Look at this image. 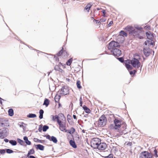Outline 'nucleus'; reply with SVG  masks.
Instances as JSON below:
<instances>
[{
  "label": "nucleus",
  "mask_w": 158,
  "mask_h": 158,
  "mask_svg": "<svg viewBox=\"0 0 158 158\" xmlns=\"http://www.w3.org/2000/svg\"><path fill=\"white\" fill-rule=\"evenodd\" d=\"M140 59V56L137 54H135L134 56V58L132 60H128V63H131L135 68L138 69L140 65L139 62Z\"/></svg>",
  "instance_id": "1"
},
{
  "label": "nucleus",
  "mask_w": 158,
  "mask_h": 158,
  "mask_svg": "<svg viewBox=\"0 0 158 158\" xmlns=\"http://www.w3.org/2000/svg\"><path fill=\"white\" fill-rule=\"evenodd\" d=\"M124 29L128 31L130 35L134 36L138 35L139 33V32L138 30L135 29L133 27L130 26H127Z\"/></svg>",
  "instance_id": "2"
},
{
  "label": "nucleus",
  "mask_w": 158,
  "mask_h": 158,
  "mask_svg": "<svg viewBox=\"0 0 158 158\" xmlns=\"http://www.w3.org/2000/svg\"><path fill=\"white\" fill-rule=\"evenodd\" d=\"M100 139L98 138H93L92 139L91 142V146L94 149H96L100 143Z\"/></svg>",
  "instance_id": "3"
},
{
  "label": "nucleus",
  "mask_w": 158,
  "mask_h": 158,
  "mask_svg": "<svg viewBox=\"0 0 158 158\" xmlns=\"http://www.w3.org/2000/svg\"><path fill=\"white\" fill-rule=\"evenodd\" d=\"M57 122L59 125V128L60 130L66 132L65 129V121H62L60 119H57Z\"/></svg>",
  "instance_id": "4"
},
{
  "label": "nucleus",
  "mask_w": 158,
  "mask_h": 158,
  "mask_svg": "<svg viewBox=\"0 0 158 158\" xmlns=\"http://www.w3.org/2000/svg\"><path fill=\"white\" fill-rule=\"evenodd\" d=\"M119 46V44L118 42L115 41H112L109 43L108 48L109 50H110L114 48L118 47Z\"/></svg>",
  "instance_id": "5"
},
{
  "label": "nucleus",
  "mask_w": 158,
  "mask_h": 158,
  "mask_svg": "<svg viewBox=\"0 0 158 158\" xmlns=\"http://www.w3.org/2000/svg\"><path fill=\"white\" fill-rule=\"evenodd\" d=\"M58 93L62 95H65L69 93V89L65 87H63L61 90L59 91Z\"/></svg>",
  "instance_id": "6"
},
{
  "label": "nucleus",
  "mask_w": 158,
  "mask_h": 158,
  "mask_svg": "<svg viewBox=\"0 0 158 158\" xmlns=\"http://www.w3.org/2000/svg\"><path fill=\"white\" fill-rule=\"evenodd\" d=\"M140 156L142 158H152V155L146 151L142 152L140 154Z\"/></svg>",
  "instance_id": "7"
},
{
  "label": "nucleus",
  "mask_w": 158,
  "mask_h": 158,
  "mask_svg": "<svg viewBox=\"0 0 158 158\" xmlns=\"http://www.w3.org/2000/svg\"><path fill=\"white\" fill-rule=\"evenodd\" d=\"M114 123L115 124L114 128L115 129H117L120 127L122 122L118 119H115L114 121Z\"/></svg>",
  "instance_id": "8"
},
{
  "label": "nucleus",
  "mask_w": 158,
  "mask_h": 158,
  "mask_svg": "<svg viewBox=\"0 0 158 158\" xmlns=\"http://www.w3.org/2000/svg\"><path fill=\"white\" fill-rule=\"evenodd\" d=\"M98 146V147L97 148L99 150H103L106 148L107 145L105 143H101L100 142V143L99 144Z\"/></svg>",
  "instance_id": "9"
},
{
  "label": "nucleus",
  "mask_w": 158,
  "mask_h": 158,
  "mask_svg": "<svg viewBox=\"0 0 158 158\" xmlns=\"http://www.w3.org/2000/svg\"><path fill=\"white\" fill-rule=\"evenodd\" d=\"M111 51L114 56H119L121 54V50L118 48L114 49Z\"/></svg>",
  "instance_id": "10"
},
{
  "label": "nucleus",
  "mask_w": 158,
  "mask_h": 158,
  "mask_svg": "<svg viewBox=\"0 0 158 158\" xmlns=\"http://www.w3.org/2000/svg\"><path fill=\"white\" fill-rule=\"evenodd\" d=\"M120 35L118 36V37L119 38H121L122 39L121 41H120V42H121L122 43V42L124 41V36H127V34L124 31H121L120 32Z\"/></svg>",
  "instance_id": "11"
},
{
  "label": "nucleus",
  "mask_w": 158,
  "mask_h": 158,
  "mask_svg": "<svg viewBox=\"0 0 158 158\" xmlns=\"http://www.w3.org/2000/svg\"><path fill=\"white\" fill-rule=\"evenodd\" d=\"M106 122V119H99L98 124L99 126L103 127L105 125Z\"/></svg>",
  "instance_id": "12"
},
{
  "label": "nucleus",
  "mask_w": 158,
  "mask_h": 158,
  "mask_svg": "<svg viewBox=\"0 0 158 158\" xmlns=\"http://www.w3.org/2000/svg\"><path fill=\"white\" fill-rule=\"evenodd\" d=\"M146 35L147 38L152 41L153 39V34L150 31H148L146 32Z\"/></svg>",
  "instance_id": "13"
},
{
  "label": "nucleus",
  "mask_w": 158,
  "mask_h": 158,
  "mask_svg": "<svg viewBox=\"0 0 158 158\" xmlns=\"http://www.w3.org/2000/svg\"><path fill=\"white\" fill-rule=\"evenodd\" d=\"M52 118H65L64 115L62 113H60L58 115H56L55 116L52 115Z\"/></svg>",
  "instance_id": "14"
},
{
  "label": "nucleus",
  "mask_w": 158,
  "mask_h": 158,
  "mask_svg": "<svg viewBox=\"0 0 158 158\" xmlns=\"http://www.w3.org/2000/svg\"><path fill=\"white\" fill-rule=\"evenodd\" d=\"M143 51L144 54L145 56H148L150 55L151 51L149 49L144 48Z\"/></svg>",
  "instance_id": "15"
},
{
  "label": "nucleus",
  "mask_w": 158,
  "mask_h": 158,
  "mask_svg": "<svg viewBox=\"0 0 158 158\" xmlns=\"http://www.w3.org/2000/svg\"><path fill=\"white\" fill-rule=\"evenodd\" d=\"M54 69L58 71L61 73H64V71L61 69L59 67V65H56L54 68Z\"/></svg>",
  "instance_id": "16"
},
{
  "label": "nucleus",
  "mask_w": 158,
  "mask_h": 158,
  "mask_svg": "<svg viewBox=\"0 0 158 158\" xmlns=\"http://www.w3.org/2000/svg\"><path fill=\"white\" fill-rule=\"evenodd\" d=\"M60 94L58 93V92L55 97V101L56 102H58L59 101L60 99Z\"/></svg>",
  "instance_id": "17"
},
{
  "label": "nucleus",
  "mask_w": 158,
  "mask_h": 158,
  "mask_svg": "<svg viewBox=\"0 0 158 158\" xmlns=\"http://www.w3.org/2000/svg\"><path fill=\"white\" fill-rule=\"evenodd\" d=\"M128 61H127L125 63V66L129 70H131L132 69V67L131 65H130L129 64H127Z\"/></svg>",
  "instance_id": "18"
},
{
  "label": "nucleus",
  "mask_w": 158,
  "mask_h": 158,
  "mask_svg": "<svg viewBox=\"0 0 158 158\" xmlns=\"http://www.w3.org/2000/svg\"><path fill=\"white\" fill-rule=\"evenodd\" d=\"M24 140L25 141V143L27 145H30L31 144V142L28 140V138L27 137L24 136L23 137Z\"/></svg>",
  "instance_id": "19"
},
{
  "label": "nucleus",
  "mask_w": 158,
  "mask_h": 158,
  "mask_svg": "<svg viewBox=\"0 0 158 158\" xmlns=\"http://www.w3.org/2000/svg\"><path fill=\"white\" fill-rule=\"evenodd\" d=\"M70 145L72 146L73 148H77V146L76 145L75 142L72 140H71L70 141Z\"/></svg>",
  "instance_id": "20"
},
{
  "label": "nucleus",
  "mask_w": 158,
  "mask_h": 158,
  "mask_svg": "<svg viewBox=\"0 0 158 158\" xmlns=\"http://www.w3.org/2000/svg\"><path fill=\"white\" fill-rule=\"evenodd\" d=\"M83 108L85 111L87 113H89L90 112V110L85 106L84 105L83 106Z\"/></svg>",
  "instance_id": "21"
},
{
  "label": "nucleus",
  "mask_w": 158,
  "mask_h": 158,
  "mask_svg": "<svg viewBox=\"0 0 158 158\" xmlns=\"http://www.w3.org/2000/svg\"><path fill=\"white\" fill-rule=\"evenodd\" d=\"M27 116L29 118H35L36 117V115L33 114H29Z\"/></svg>",
  "instance_id": "22"
},
{
  "label": "nucleus",
  "mask_w": 158,
  "mask_h": 158,
  "mask_svg": "<svg viewBox=\"0 0 158 158\" xmlns=\"http://www.w3.org/2000/svg\"><path fill=\"white\" fill-rule=\"evenodd\" d=\"M51 141H52L55 143H56L57 142L56 138L53 136H52L51 137Z\"/></svg>",
  "instance_id": "23"
},
{
  "label": "nucleus",
  "mask_w": 158,
  "mask_h": 158,
  "mask_svg": "<svg viewBox=\"0 0 158 158\" xmlns=\"http://www.w3.org/2000/svg\"><path fill=\"white\" fill-rule=\"evenodd\" d=\"M9 143H10L11 145L13 146L16 145L17 144V143L16 141L14 140H10L9 141Z\"/></svg>",
  "instance_id": "24"
},
{
  "label": "nucleus",
  "mask_w": 158,
  "mask_h": 158,
  "mask_svg": "<svg viewBox=\"0 0 158 158\" xmlns=\"http://www.w3.org/2000/svg\"><path fill=\"white\" fill-rule=\"evenodd\" d=\"M37 148L41 150H43L44 148V147L40 144H38L37 145Z\"/></svg>",
  "instance_id": "25"
},
{
  "label": "nucleus",
  "mask_w": 158,
  "mask_h": 158,
  "mask_svg": "<svg viewBox=\"0 0 158 158\" xmlns=\"http://www.w3.org/2000/svg\"><path fill=\"white\" fill-rule=\"evenodd\" d=\"M40 118H43V114L44 113V111L42 110H40Z\"/></svg>",
  "instance_id": "26"
},
{
  "label": "nucleus",
  "mask_w": 158,
  "mask_h": 158,
  "mask_svg": "<svg viewBox=\"0 0 158 158\" xmlns=\"http://www.w3.org/2000/svg\"><path fill=\"white\" fill-rule=\"evenodd\" d=\"M8 112L9 115L10 116H12L13 115V110L12 109H9Z\"/></svg>",
  "instance_id": "27"
},
{
  "label": "nucleus",
  "mask_w": 158,
  "mask_h": 158,
  "mask_svg": "<svg viewBox=\"0 0 158 158\" xmlns=\"http://www.w3.org/2000/svg\"><path fill=\"white\" fill-rule=\"evenodd\" d=\"M35 152L34 150L33 149H31L30 151H29L28 154H27V156H28L29 155L33 154Z\"/></svg>",
  "instance_id": "28"
},
{
  "label": "nucleus",
  "mask_w": 158,
  "mask_h": 158,
  "mask_svg": "<svg viewBox=\"0 0 158 158\" xmlns=\"http://www.w3.org/2000/svg\"><path fill=\"white\" fill-rule=\"evenodd\" d=\"M49 104V101L47 99H45L44 101L43 105H45L46 106H48Z\"/></svg>",
  "instance_id": "29"
},
{
  "label": "nucleus",
  "mask_w": 158,
  "mask_h": 158,
  "mask_svg": "<svg viewBox=\"0 0 158 158\" xmlns=\"http://www.w3.org/2000/svg\"><path fill=\"white\" fill-rule=\"evenodd\" d=\"M75 130L73 127H72L69 130L68 132L70 134H73L75 131Z\"/></svg>",
  "instance_id": "30"
},
{
  "label": "nucleus",
  "mask_w": 158,
  "mask_h": 158,
  "mask_svg": "<svg viewBox=\"0 0 158 158\" xmlns=\"http://www.w3.org/2000/svg\"><path fill=\"white\" fill-rule=\"evenodd\" d=\"M92 5H91L90 4H88L85 7V9L88 11L91 7Z\"/></svg>",
  "instance_id": "31"
},
{
  "label": "nucleus",
  "mask_w": 158,
  "mask_h": 158,
  "mask_svg": "<svg viewBox=\"0 0 158 158\" xmlns=\"http://www.w3.org/2000/svg\"><path fill=\"white\" fill-rule=\"evenodd\" d=\"M49 128L48 126L44 125V126L42 128V130L43 131H46Z\"/></svg>",
  "instance_id": "32"
},
{
  "label": "nucleus",
  "mask_w": 158,
  "mask_h": 158,
  "mask_svg": "<svg viewBox=\"0 0 158 158\" xmlns=\"http://www.w3.org/2000/svg\"><path fill=\"white\" fill-rule=\"evenodd\" d=\"M77 87L79 89L81 88V82L79 81H78L77 82Z\"/></svg>",
  "instance_id": "33"
},
{
  "label": "nucleus",
  "mask_w": 158,
  "mask_h": 158,
  "mask_svg": "<svg viewBox=\"0 0 158 158\" xmlns=\"http://www.w3.org/2000/svg\"><path fill=\"white\" fill-rule=\"evenodd\" d=\"M134 27L137 29V30H141L143 29L142 27L137 25H135Z\"/></svg>",
  "instance_id": "34"
},
{
  "label": "nucleus",
  "mask_w": 158,
  "mask_h": 158,
  "mask_svg": "<svg viewBox=\"0 0 158 158\" xmlns=\"http://www.w3.org/2000/svg\"><path fill=\"white\" fill-rule=\"evenodd\" d=\"M73 60V59L72 58H71L69 59L67 62L66 64L67 65H70L71 63L72 62Z\"/></svg>",
  "instance_id": "35"
},
{
  "label": "nucleus",
  "mask_w": 158,
  "mask_h": 158,
  "mask_svg": "<svg viewBox=\"0 0 158 158\" xmlns=\"http://www.w3.org/2000/svg\"><path fill=\"white\" fill-rule=\"evenodd\" d=\"M6 152L9 154L11 153L14 152V151L12 150L9 149H6Z\"/></svg>",
  "instance_id": "36"
},
{
  "label": "nucleus",
  "mask_w": 158,
  "mask_h": 158,
  "mask_svg": "<svg viewBox=\"0 0 158 158\" xmlns=\"http://www.w3.org/2000/svg\"><path fill=\"white\" fill-rule=\"evenodd\" d=\"M63 48H62V49L60 50V51L58 53H57V55L58 56H60L62 53L63 52Z\"/></svg>",
  "instance_id": "37"
},
{
  "label": "nucleus",
  "mask_w": 158,
  "mask_h": 158,
  "mask_svg": "<svg viewBox=\"0 0 158 158\" xmlns=\"http://www.w3.org/2000/svg\"><path fill=\"white\" fill-rule=\"evenodd\" d=\"M17 140L18 141V142L21 145H23L24 142H23V141L19 139H17Z\"/></svg>",
  "instance_id": "38"
},
{
  "label": "nucleus",
  "mask_w": 158,
  "mask_h": 158,
  "mask_svg": "<svg viewBox=\"0 0 158 158\" xmlns=\"http://www.w3.org/2000/svg\"><path fill=\"white\" fill-rule=\"evenodd\" d=\"M121 126H122L124 129H125L126 128V125L125 123L122 122Z\"/></svg>",
  "instance_id": "39"
},
{
  "label": "nucleus",
  "mask_w": 158,
  "mask_h": 158,
  "mask_svg": "<svg viewBox=\"0 0 158 158\" xmlns=\"http://www.w3.org/2000/svg\"><path fill=\"white\" fill-rule=\"evenodd\" d=\"M157 150L156 149H155L154 150V155L156 157H157L158 156H157Z\"/></svg>",
  "instance_id": "40"
},
{
  "label": "nucleus",
  "mask_w": 158,
  "mask_h": 158,
  "mask_svg": "<svg viewBox=\"0 0 158 158\" xmlns=\"http://www.w3.org/2000/svg\"><path fill=\"white\" fill-rule=\"evenodd\" d=\"M118 59L119 60V61H120L121 62H123L124 61V60L122 57H119L118 58Z\"/></svg>",
  "instance_id": "41"
},
{
  "label": "nucleus",
  "mask_w": 158,
  "mask_h": 158,
  "mask_svg": "<svg viewBox=\"0 0 158 158\" xmlns=\"http://www.w3.org/2000/svg\"><path fill=\"white\" fill-rule=\"evenodd\" d=\"M6 152L5 150L4 149L0 150V153L2 154H4Z\"/></svg>",
  "instance_id": "42"
},
{
  "label": "nucleus",
  "mask_w": 158,
  "mask_h": 158,
  "mask_svg": "<svg viewBox=\"0 0 158 158\" xmlns=\"http://www.w3.org/2000/svg\"><path fill=\"white\" fill-rule=\"evenodd\" d=\"M154 43L153 42H152V41H149V43L148 44V45H154Z\"/></svg>",
  "instance_id": "43"
},
{
  "label": "nucleus",
  "mask_w": 158,
  "mask_h": 158,
  "mask_svg": "<svg viewBox=\"0 0 158 158\" xmlns=\"http://www.w3.org/2000/svg\"><path fill=\"white\" fill-rule=\"evenodd\" d=\"M45 136L46 137V138L47 139H48L49 140H51V137L49 135H46Z\"/></svg>",
  "instance_id": "44"
},
{
  "label": "nucleus",
  "mask_w": 158,
  "mask_h": 158,
  "mask_svg": "<svg viewBox=\"0 0 158 158\" xmlns=\"http://www.w3.org/2000/svg\"><path fill=\"white\" fill-rule=\"evenodd\" d=\"M106 19H100V22H103L106 21Z\"/></svg>",
  "instance_id": "45"
},
{
  "label": "nucleus",
  "mask_w": 158,
  "mask_h": 158,
  "mask_svg": "<svg viewBox=\"0 0 158 158\" xmlns=\"http://www.w3.org/2000/svg\"><path fill=\"white\" fill-rule=\"evenodd\" d=\"M113 23L112 21H110L109 23L108 24V27H110L111 26V25Z\"/></svg>",
  "instance_id": "46"
},
{
  "label": "nucleus",
  "mask_w": 158,
  "mask_h": 158,
  "mask_svg": "<svg viewBox=\"0 0 158 158\" xmlns=\"http://www.w3.org/2000/svg\"><path fill=\"white\" fill-rule=\"evenodd\" d=\"M150 28V27L148 26H146L145 27H144V28L145 29H149Z\"/></svg>",
  "instance_id": "47"
},
{
  "label": "nucleus",
  "mask_w": 158,
  "mask_h": 158,
  "mask_svg": "<svg viewBox=\"0 0 158 158\" xmlns=\"http://www.w3.org/2000/svg\"><path fill=\"white\" fill-rule=\"evenodd\" d=\"M149 41H146L145 42V45H148V43H149Z\"/></svg>",
  "instance_id": "48"
},
{
  "label": "nucleus",
  "mask_w": 158,
  "mask_h": 158,
  "mask_svg": "<svg viewBox=\"0 0 158 158\" xmlns=\"http://www.w3.org/2000/svg\"><path fill=\"white\" fill-rule=\"evenodd\" d=\"M80 106H82V100H80Z\"/></svg>",
  "instance_id": "49"
},
{
  "label": "nucleus",
  "mask_w": 158,
  "mask_h": 158,
  "mask_svg": "<svg viewBox=\"0 0 158 158\" xmlns=\"http://www.w3.org/2000/svg\"><path fill=\"white\" fill-rule=\"evenodd\" d=\"M28 158H36L33 156H30L28 157Z\"/></svg>",
  "instance_id": "50"
},
{
  "label": "nucleus",
  "mask_w": 158,
  "mask_h": 158,
  "mask_svg": "<svg viewBox=\"0 0 158 158\" xmlns=\"http://www.w3.org/2000/svg\"><path fill=\"white\" fill-rule=\"evenodd\" d=\"M95 21L97 23H101L100 21L97 20H95Z\"/></svg>",
  "instance_id": "51"
},
{
  "label": "nucleus",
  "mask_w": 158,
  "mask_h": 158,
  "mask_svg": "<svg viewBox=\"0 0 158 158\" xmlns=\"http://www.w3.org/2000/svg\"><path fill=\"white\" fill-rule=\"evenodd\" d=\"M58 65H59V67H60L61 65L63 66V65L61 63H59Z\"/></svg>",
  "instance_id": "52"
},
{
  "label": "nucleus",
  "mask_w": 158,
  "mask_h": 158,
  "mask_svg": "<svg viewBox=\"0 0 158 158\" xmlns=\"http://www.w3.org/2000/svg\"><path fill=\"white\" fill-rule=\"evenodd\" d=\"M101 118H106V117H105V115H102Z\"/></svg>",
  "instance_id": "53"
},
{
  "label": "nucleus",
  "mask_w": 158,
  "mask_h": 158,
  "mask_svg": "<svg viewBox=\"0 0 158 158\" xmlns=\"http://www.w3.org/2000/svg\"><path fill=\"white\" fill-rule=\"evenodd\" d=\"M102 13L104 14V15L105 14V10H103L102 11Z\"/></svg>",
  "instance_id": "54"
},
{
  "label": "nucleus",
  "mask_w": 158,
  "mask_h": 158,
  "mask_svg": "<svg viewBox=\"0 0 158 158\" xmlns=\"http://www.w3.org/2000/svg\"><path fill=\"white\" fill-rule=\"evenodd\" d=\"M130 74L131 75V74H132L133 73V72L132 71H131L130 72Z\"/></svg>",
  "instance_id": "55"
},
{
  "label": "nucleus",
  "mask_w": 158,
  "mask_h": 158,
  "mask_svg": "<svg viewBox=\"0 0 158 158\" xmlns=\"http://www.w3.org/2000/svg\"><path fill=\"white\" fill-rule=\"evenodd\" d=\"M2 99L0 98V103H1V104L2 103Z\"/></svg>",
  "instance_id": "56"
},
{
  "label": "nucleus",
  "mask_w": 158,
  "mask_h": 158,
  "mask_svg": "<svg viewBox=\"0 0 158 158\" xmlns=\"http://www.w3.org/2000/svg\"><path fill=\"white\" fill-rule=\"evenodd\" d=\"M73 117L74 118H76V116L75 115H73Z\"/></svg>",
  "instance_id": "57"
},
{
  "label": "nucleus",
  "mask_w": 158,
  "mask_h": 158,
  "mask_svg": "<svg viewBox=\"0 0 158 158\" xmlns=\"http://www.w3.org/2000/svg\"><path fill=\"white\" fill-rule=\"evenodd\" d=\"M70 115H68L67 116V118H69L70 117Z\"/></svg>",
  "instance_id": "58"
},
{
  "label": "nucleus",
  "mask_w": 158,
  "mask_h": 158,
  "mask_svg": "<svg viewBox=\"0 0 158 158\" xmlns=\"http://www.w3.org/2000/svg\"><path fill=\"white\" fill-rule=\"evenodd\" d=\"M5 141L6 142H8V140L7 139H6Z\"/></svg>",
  "instance_id": "59"
},
{
  "label": "nucleus",
  "mask_w": 158,
  "mask_h": 158,
  "mask_svg": "<svg viewBox=\"0 0 158 158\" xmlns=\"http://www.w3.org/2000/svg\"><path fill=\"white\" fill-rule=\"evenodd\" d=\"M80 100H81V97L80 98Z\"/></svg>",
  "instance_id": "60"
},
{
  "label": "nucleus",
  "mask_w": 158,
  "mask_h": 158,
  "mask_svg": "<svg viewBox=\"0 0 158 158\" xmlns=\"http://www.w3.org/2000/svg\"><path fill=\"white\" fill-rule=\"evenodd\" d=\"M1 123L2 125H3L4 124V123Z\"/></svg>",
  "instance_id": "61"
},
{
  "label": "nucleus",
  "mask_w": 158,
  "mask_h": 158,
  "mask_svg": "<svg viewBox=\"0 0 158 158\" xmlns=\"http://www.w3.org/2000/svg\"><path fill=\"white\" fill-rule=\"evenodd\" d=\"M134 71H135V73L136 72V71L135 70H134Z\"/></svg>",
  "instance_id": "62"
},
{
  "label": "nucleus",
  "mask_w": 158,
  "mask_h": 158,
  "mask_svg": "<svg viewBox=\"0 0 158 158\" xmlns=\"http://www.w3.org/2000/svg\"><path fill=\"white\" fill-rule=\"evenodd\" d=\"M0 158H1L0 157Z\"/></svg>",
  "instance_id": "63"
}]
</instances>
